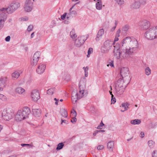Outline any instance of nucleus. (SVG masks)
Wrapping results in <instances>:
<instances>
[{"label": "nucleus", "mask_w": 157, "mask_h": 157, "mask_svg": "<svg viewBox=\"0 0 157 157\" xmlns=\"http://www.w3.org/2000/svg\"><path fill=\"white\" fill-rule=\"evenodd\" d=\"M87 39L84 36L78 37L75 40V45L77 47H79L83 44Z\"/></svg>", "instance_id": "obj_9"}, {"label": "nucleus", "mask_w": 157, "mask_h": 157, "mask_svg": "<svg viewBox=\"0 0 157 157\" xmlns=\"http://www.w3.org/2000/svg\"><path fill=\"white\" fill-rule=\"evenodd\" d=\"M61 121L62 122L61 124H62L63 123H64L66 124H67L68 123V122L66 120L62 119Z\"/></svg>", "instance_id": "obj_60"}, {"label": "nucleus", "mask_w": 157, "mask_h": 157, "mask_svg": "<svg viewBox=\"0 0 157 157\" xmlns=\"http://www.w3.org/2000/svg\"><path fill=\"white\" fill-rule=\"evenodd\" d=\"M114 43L113 41L110 40H107L105 41L103 46L101 47V50L103 53H107L112 47L113 45H114Z\"/></svg>", "instance_id": "obj_4"}, {"label": "nucleus", "mask_w": 157, "mask_h": 157, "mask_svg": "<svg viewBox=\"0 0 157 157\" xmlns=\"http://www.w3.org/2000/svg\"><path fill=\"white\" fill-rule=\"evenodd\" d=\"M104 148V147L102 145H99L97 147V149L98 150H101L103 149Z\"/></svg>", "instance_id": "obj_51"}, {"label": "nucleus", "mask_w": 157, "mask_h": 157, "mask_svg": "<svg viewBox=\"0 0 157 157\" xmlns=\"http://www.w3.org/2000/svg\"><path fill=\"white\" fill-rule=\"evenodd\" d=\"M148 145L149 147L152 148L153 147V141L151 140H150L148 142Z\"/></svg>", "instance_id": "obj_45"}, {"label": "nucleus", "mask_w": 157, "mask_h": 157, "mask_svg": "<svg viewBox=\"0 0 157 157\" xmlns=\"http://www.w3.org/2000/svg\"><path fill=\"white\" fill-rule=\"evenodd\" d=\"M38 60L35 59L34 58H32V59L31 60V64L33 66H35L36 65Z\"/></svg>", "instance_id": "obj_39"}, {"label": "nucleus", "mask_w": 157, "mask_h": 157, "mask_svg": "<svg viewBox=\"0 0 157 157\" xmlns=\"http://www.w3.org/2000/svg\"><path fill=\"white\" fill-rule=\"evenodd\" d=\"M144 36L148 40H153L157 38V26L149 29L145 33Z\"/></svg>", "instance_id": "obj_3"}, {"label": "nucleus", "mask_w": 157, "mask_h": 157, "mask_svg": "<svg viewBox=\"0 0 157 157\" xmlns=\"http://www.w3.org/2000/svg\"><path fill=\"white\" fill-rule=\"evenodd\" d=\"M21 145L22 147H25V146H27V147H29L30 146V144H21Z\"/></svg>", "instance_id": "obj_57"}, {"label": "nucleus", "mask_w": 157, "mask_h": 157, "mask_svg": "<svg viewBox=\"0 0 157 157\" xmlns=\"http://www.w3.org/2000/svg\"><path fill=\"white\" fill-rule=\"evenodd\" d=\"M24 116L21 114L20 110H18L15 116V118L17 121H21L25 119Z\"/></svg>", "instance_id": "obj_18"}, {"label": "nucleus", "mask_w": 157, "mask_h": 157, "mask_svg": "<svg viewBox=\"0 0 157 157\" xmlns=\"http://www.w3.org/2000/svg\"><path fill=\"white\" fill-rule=\"evenodd\" d=\"M111 101L112 103L114 104L116 102V99L113 96V97H111Z\"/></svg>", "instance_id": "obj_50"}, {"label": "nucleus", "mask_w": 157, "mask_h": 157, "mask_svg": "<svg viewBox=\"0 0 157 157\" xmlns=\"http://www.w3.org/2000/svg\"><path fill=\"white\" fill-rule=\"evenodd\" d=\"M7 15L4 12L0 14V21L5 22L6 20Z\"/></svg>", "instance_id": "obj_24"}, {"label": "nucleus", "mask_w": 157, "mask_h": 157, "mask_svg": "<svg viewBox=\"0 0 157 157\" xmlns=\"http://www.w3.org/2000/svg\"><path fill=\"white\" fill-rule=\"evenodd\" d=\"M4 23L5 22L0 21V29L3 27Z\"/></svg>", "instance_id": "obj_49"}, {"label": "nucleus", "mask_w": 157, "mask_h": 157, "mask_svg": "<svg viewBox=\"0 0 157 157\" xmlns=\"http://www.w3.org/2000/svg\"><path fill=\"white\" fill-rule=\"evenodd\" d=\"M102 6V3L101 0L98 2L96 4V8L98 10H100L101 9Z\"/></svg>", "instance_id": "obj_28"}, {"label": "nucleus", "mask_w": 157, "mask_h": 157, "mask_svg": "<svg viewBox=\"0 0 157 157\" xmlns=\"http://www.w3.org/2000/svg\"><path fill=\"white\" fill-rule=\"evenodd\" d=\"M15 90L17 93L20 94H22L25 91V90L24 89L20 87L17 88Z\"/></svg>", "instance_id": "obj_25"}, {"label": "nucleus", "mask_w": 157, "mask_h": 157, "mask_svg": "<svg viewBox=\"0 0 157 157\" xmlns=\"http://www.w3.org/2000/svg\"><path fill=\"white\" fill-rule=\"evenodd\" d=\"M141 122V121L140 119H136L133 120H131L130 123L132 124L135 125L139 124Z\"/></svg>", "instance_id": "obj_26"}, {"label": "nucleus", "mask_w": 157, "mask_h": 157, "mask_svg": "<svg viewBox=\"0 0 157 157\" xmlns=\"http://www.w3.org/2000/svg\"><path fill=\"white\" fill-rule=\"evenodd\" d=\"M83 69L84 70L85 72H86L88 71V67H83Z\"/></svg>", "instance_id": "obj_58"}, {"label": "nucleus", "mask_w": 157, "mask_h": 157, "mask_svg": "<svg viewBox=\"0 0 157 157\" xmlns=\"http://www.w3.org/2000/svg\"><path fill=\"white\" fill-rule=\"evenodd\" d=\"M93 52V48H90L88 51V55H87V57H88V55L90 54L91 53Z\"/></svg>", "instance_id": "obj_47"}, {"label": "nucleus", "mask_w": 157, "mask_h": 157, "mask_svg": "<svg viewBox=\"0 0 157 157\" xmlns=\"http://www.w3.org/2000/svg\"><path fill=\"white\" fill-rule=\"evenodd\" d=\"M150 26V22L146 20H143L141 22L140 29L143 30H146Z\"/></svg>", "instance_id": "obj_14"}, {"label": "nucleus", "mask_w": 157, "mask_h": 157, "mask_svg": "<svg viewBox=\"0 0 157 157\" xmlns=\"http://www.w3.org/2000/svg\"><path fill=\"white\" fill-rule=\"evenodd\" d=\"M8 7L7 8H3L0 9V10L2 12H6L7 13H9V12H8Z\"/></svg>", "instance_id": "obj_44"}, {"label": "nucleus", "mask_w": 157, "mask_h": 157, "mask_svg": "<svg viewBox=\"0 0 157 157\" xmlns=\"http://www.w3.org/2000/svg\"><path fill=\"white\" fill-rule=\"evenodd\" d=\"M105 132V131L104 130H97V132Z\"/></svg>", "instance_id": "obj_61"}, {"label": "nucleus", "mask_w": 157, "mask_h": 157, "mask_svg": "<svg viewBox=\"0 0 157 157\" xmlns=\"http://www.w3.org/2000/svg\"><path fill=\"white\" fill-rule=\"evenodd\" d=\"M64 146V144L63 143H59L58 144L56 149L57 150H60L63 148Z\"/></svg>", "instance_id": "obj_33"}, {"label": "nucleus", "mask_w": 157, "mask_h": 157, "mask_svg": "<svg viewBox=\"0 0 157 157\" xmlns=\"http://www.w3.org/2000/svg\"><path fill=\"white\" fill-rule=\"evenodd\" d=\"M118 40V38H117V37H115V39H114V41H113V43H114V46L115 45V42L117 41Z\"/></svg>", "instance_id": "obj_63"}, {"label": "nucleus", "mask_w": 157, "mask_h": 157, "mask_svg": "<svg viewBox=\"0 0 157 157\" xmlns=\"http://www.w3.org/2000/svg\"><path fill=\"white\" fill-rule=\"evenodd\" d=\"M79 99L78 98H73L71 97V100L72 101V102L73 104H75L78 99Z\"/></svg>", "instance_id": "obj_43"}, {"label": "nucleus", "mask_w": 157, "mask_h": 157, "mask_svg": "<svg viewBox=\"0 0 157 157\" xmlns=\"http://www.w3.org/2000/svg\"><path fill=\"white\" fill-rule=\"evenodd\" d=\"M20 6V3L17 0L13 1L10 6H8V12L9 14L13 13L17 10Z\"/></svg>", "instance_id": "obj_6"}, {"label": "nucleus", "mask_w": 157, "mask_h": 157, "mask_svg": "<svg viewBox=\"0 0 157 157\" xmlns=\"http://www.w3.org/2000/svg\"><path fill=\"white\" fill-rule=\"evenodd\" d=\"M55 89L54 88L49 89L47 91V93L49 95H52L54 93Z\"/></svg>", "instance_id": "obj_35"}, {"label": "nucleus", "mask_w": 157, "mask_h": 157, "mask_svg": "<svg viewBox=\"0 0 157 157\" xmlns=\"http://www.w3.org/2000/svg\"><path fill=\"white\" fill-rule=\"evenodd\" d=\"M117 2L119 5H122L124 3L123 0H115Z\"/></svg>", "instance_id": "obj_42"}, {"label": "nucleus", "mask_w": 157, "mask_h": 157, "mask_svg": "<svg viewBox=\"0 0 157 157\" xmlns=\"http://www.w3.org/2000/svg\"><path fill=\"white\" fill-rule=\"evenodd\" d=\"M22 114L24 116L25 118H27L29 115L31 111L29 108L27 107H24L22 110H20Z\"/></svg>", "instance_id": "obj_11"}, {"label": "nucleus", "mask_w": 157, "mask_h": 157, "mask_svg": "<svg viewBox=\"0 0 157 157\" xmlns=\"http://www.w3.org/2000/svg\"><path fill=\"white\" fill-rule=\"evenodd\" d=\"M61 115L64 117H67L68 116L67 111L65 109H63L61 111Z\"/></svg>", "instance_id": "obj_32"}, {"label": "nucleus", "mask_w": 157, "mask_h": 157, "mask_svg": "<svg viewBox=\"0 0 157 157\" xmlns=\"http://www.w3.org/2000/svg\"><path fill=\"white\" fill-rule=\"evenodd\" d=\"M20 76V74L17 71H15L12 74V77L13 79H17Z\"/></svg>", "instance_id": "obj_27"}, {"label": "nucleus", "mask_w": 157, "mask_h": 157, "mask_svg": "<svg viewBox=\"0 0 157 157\" xmlns=\"http://www.w3.org/2000/svg\"><path fill=\"white\" fill-rule=\"evenodd\" d=\"M152 157H157V151H154L152 153Z\"/></svg>", "instance_id": "obj_46"}, {"label": "nucleus", "mask_w": 157, "mask_h": 157, "mask_svg": "<svg viewBox=\"0 0 157 157\" xmlns=\"http://www.w3.org/2000/svg\"><path fill=\"white\" fill-rule=\"evenodd\" d=\"M144 132H141L139 136L141 138H143L144 137Z\"/></svg>", "instance_id": "obj_55"}, {"label": "nucleus", "mask_w": 157, "mask_h": 157, "mask_svg": "<svg viewBox=\"0 0 157 157\" xmlns=\"http://www.w3.org/2000/svg\"><path fill=\"white\" fill-rule=\"evenodd\" d=\"M31 97L35 101H37L40 98V94L38 90H34L31 93Z\"/></svg>", "instance_id": "obj_10"}, {"label": "nucleus", "mask_w": 157, "mask_h": 157, "mask_svg": "<svg viewBox=\"0 0 157 157\" xmlns=\"http://www.w3.org/2000/svg\"><path fill=\"white\" fill-rule=\"evenodd\" d=\"M73 115L74 117L73 118V119L71 120V121L72 123H74V122H76L77 121V119L75 118V117L76 116V112L75 110H74V112L73 113Z\"/></svg>", "instance_id": "obj_37"}, {"label": "nucleus", "mask_w": 157, "mask_h": 157, "mask_svg": "<svg viewBox=\"0 0 157 157\" xmlns=\"http://www.w3.org/2000/svg\"><path fill=\"white\" fill-rule=\"evenodd\" d=\"M140 3L139 2H135L131 6L132 9H137L140 8Z\"/></svg>", "instance_id": "obj_23"}, {"label": "nucleus", "mask_w": 157, "mask_h": 157, "mask_svg": "<svg viewBox=\"0 0 157 157\" xmlns=\"http://www.w3.org/2000/svg\"><path fill=\"white\" fill-rule=\"evenodd\" d=\"M40 56V53L39 52H36L33 55V58L39 60Z\"/></svg>", "instance_id": "obj_29"}, {"label": "nucleus", "mask_w": 157, "mask_h": 157, "mask_svg": "<svg viewBox=\"0 0 157 157\" xmlns=\"http://www.w3.org/2000/svg\"><path fill=\"white\" fill-rule=\"evenodd\" d=\"M76 14V11L75 10H73L71 11L70 13L68 14L67 15V18L68 19V18L70 17V15H75Z\"/></svg>", "instance_id": "obj_40"}, {"label": "nucleus", "mask_w": 157, "mask_h": 157, "mask_svg": "<svg viewBox=\"0 0 157 157\" xmlns=\"http://www.w3.org/2000/svg\"><path fill=\"white\" fill-rule=\"evenodd\" d=\"M22 20L23 21H27L28 20V17H23L22 18Z\"/></svg>", "instance_id": "obj_62"}, {"label": "nucleus", "mask_w": 157, "mask_h": 157, "mask_svg": "<svg viewBox=\"0 0 157 157\" xmlns=\"http://www.w3.org/2000/svg\"><path fill=\"white\" fill-rule=\"evenodd\" d=\"M114 48L113 50V53L114 57L116 58V59H118L121 58V57L123 58L128 59L130 58V56L127 52H125L124 54H125V56L124 54H123V52H125V51H126L124 48H121V51L120 50V46L119 44L117 43L115 44V45L113 46Z\"/></svg>", "instance_id": "obj_1"}, {"label": "nucleus", "mask_w": 157, "mask_h": 157, "mask_svg": "<svg viewBox=\"0 0 157 157\" xmlns=\"http://www.w3.org/2000/svg\"><path fill=\"white\" fill-rule=\"evenodd\" d=\"M33 2L31 0H26L24 6L25 11L30 12L33 9Z\"/></svg>", "instance_id": "obj_8"}, {"label": "nucleus", "mask_w": 157, "mask_h": 157, "mask_svg": "<svg viewBox=\"0 0 157 157\" xmlns=\"http://www.w3.org/2000/svg\"><path fill=\"white\" fill-rule=\"evenodd\" d=\"M67 13H64V14L61 16V18L62 20H64L66 16H67Z\"/></svg>", "instance_id": "obj_52"}, {"label": "nucleus", "mask_w": 157, "mask_h": 157, "mask_svg": "<svg viewBox=\"0 0 157 157\" xmlns=\"http://www.w3.org/2000/svg\"><path fill=\"white\" fill-rule=\"evenodd\" d=\"M6 82V77L1 78H0V86L5 87Z\"/></svg>", "instance_id": "obj_22"}, {"label": "nucleus", "mask_w": 157, "mask_h": 157, "mask_svg": "<svg viewBox=\"0 0 157 157\" xmlns=\"http://www.w3.org/2000/svg\"><path fill=\"white\" fill-rule=\"evenodd\" d=\"M121 30L119 29H118V30L117 31V33H116V36H118V37H119L120 36V33L121 32Z\"/></svg>", "instance_id": "obj_53"}, {"label": "nucleus", "mask_w": 157, "mask_h": 157, "mask_svg": "<svg viewBox=\"0 0 157 157\" xmlns=\"http://www.w3.org/2000/svg\"><path fill=\"white\" fill-rule=\"evenodd\" d=\"M33 29V26L32 25H29L28 28L27 30L29 31H32Z\"/></svg>", "instance_id": "obj_48"}, {"label": "nucleus", "mask_w": 157, "mask_h": 157, "mask_svg": "<svg viewBox=\"0 0 157 157\" xmlns=\"http://www.w3.org/2000/svg\"><path fill=\"white\" fill-rule=\"evenodd\" d=\"M128 73V68L126 67L121 68V70L120 74L123 78V76H125Z\"/></svg>", "instance_id": "obj_19"}, {"label": "nucleus", "mask_w": 157, "mask_h": 157, "mask_svg": "<svg viewBox=\"0 0 157 157\" xmlns=\"http://www.w3.org/2000/svg\"><path fill=\"white\" fill-rule=\"evenodd\" d=\"M101 127H102L104 125V124L103 123L102 121L100 123V124L99 125Z\"/></svg>", "instance_id": "obj_64"}, {"label": "nucleus", "mask_w": 157, "mask_h": 157, "mask_svg": "<svg viewBox=\"0 0 157 157\" xmlns=\"http://www.w3.org/2000/svg\"><path fill=\"white\" fill-rule=\"evenodd\" d=\"M145 73L146 75H150L151 73V70L150 68L147 67L145 69Z\"/></svg>", "instance_id": "obj_38"}, {"label": "nucleus", "mask_w": 157, "mask_h": 157, "mask_svg": "<svg viewBox=\"0 0 157 157\" xmlns=\"http://www.w3.org/2000/svg\"><path fill=\"white\" fill-rule=\"evenodd\" d=\"M108 63H109L107 64V65L108 67H109V66H110L111 67H114L113 60L109 59V60Z\"/></svg>", "instance_id": "obj_36"}, {"label": "nucleus", "mask_w": 157, "mask_h": 157, "mask_svg": "<svg viewBox=\"0 0 157 157\" xmlns=\"http://www.w3.org/2000/svg\"><path fill=\"white\" fill-rule=\"evenodd\" d=\"M114 142L113 141H110L107 144V147L109 150L112 151L114 146Z\"/></svg>", "instance_id": "obj_21"}, {"label": "nucleus", "mask_w": 157, "mask_h": 157, "mask_svg": "<svg viewBox=\"0 0 157 157\" xmlns=\"http://www.w3.org/2000/svg\"><path fill=\"white\" fill-rule=\"evenodd\" d=\"M124 88L119 87L118 86H115L114 94L117 96L122 94L124 91Z\"/></svg>", "instance_id": "obj_15"}, {"label": "nucleus", "mask_w": 157, "mask_h": 157, "mask_svg": "<svg viewBox=\"0 0 157 157\" xmlns=\"http://www.w3.org/2000/svg\"><path fill=\"white\" fill-rule=\"evenodd\" d=\"M46 68V66L44 64H40L36 70L37 73L41 74L43 73Z\"/></svg>", "instance_id": "obj_16"}, {"label": "nucleus", "mask_w": 157, "mask_h": 157, "mask_svg": "<svg viewBox=\"0 0 157 157\" xmlns=\"http://www.w3.org/2000/svg\"><path fill=\"white\" fill-rule=\"evenodd\" d=\"M138 47V43L137 40L135 39L132 40L128 47H125V49L126 51H124L125 52H123V54L125 55V54L124 53L127 52L128 54L130 57V56L133 55L137 49Z\"/></svg>", "instance_id": "obj_2"}, {"label": "nucleus", "mask_w": 157, "mask_h": 157, "mask_svg": "<svg viewBox=\"0 0 157 157\" xmlns=\"http://www.w3.org/2000/svg\"><path fill=\"white\" fill-rule=\"evenodd\" d=\"M131 40L132 39L130 37H126L124 39L122 42V48H124L125 49V47H128Z\"/></svg>", "instance_id": "obj_12"}, {"label": "nucleus", "mask_w": 157, "mask_h": 157, "mask_svg": "<svg viewBox=\"0 0 157 157\" xmlns=\"http://www.w3.org/2000/svg\"><path fill=\"white\" fill-rule=\"evenodd\" d=\"M104 33V30L103 29H100L98 33L97 36L96 38V41H98L99 40V38L101 37Z\"/></svg>", "instance_id": "obj_20"}, {"label": "nucleus", "mask_w": 157, "mask_h": 157, "mask_svg": "<svg viewBox=\"0 0 157 157\" xmlns=\"http://www.w3.org/2000/svg\"><path fill=\"white\" fill-rule=\"evenodd\" d=\"M79 89L80 93L79 95H78V93H77V91L75 90L73 91L72 93L71 97L77 98L78 99H80L84 96V93L85 90H84V88L82 86L80 83L79 84Z\"/></svg>", "instance_id": "obj_7"}, {"label": "nucleus", "mask_w": 157, "mask_h": 157, "mask_svg": "<svg viewBox=\"0 0 157 157\" xmlns=\"http://www.w3.org/2000/svg\"><path fill=\"white\" fill-rule=\"evenodd\" d=\"M32 111L33 115L36 117H40L41 116V111L40 109H33Z\"/></svg>", "instance_id": "obj_17"}, {"label": "nucleus", "mask_w": 157, "mask_h": 157, "mask_svg": "<svg viewBox=\"0 0 157 157\" xmlns=\"http://www.w3.org/2000/svg\"><path fill=\"white\" fill-rule=\"evenodd\" d=\"M13 115L12 110L10 108H6L4 109L2 113V117L6 121H9L12 119Z\"/></svg>", "instance_id": "obj_5"}, {"label": "nucleus", "mask_w": 157, "mask_h": 157, "mask_svg": "<svg viewBox=\"0 0 157 157\" xmlns=\"http://www.w3.org/2000/svg\"><path fill=\"white\" fill-rule=\"evenodd\" d=\"M54 100L56 101V102H55V104L56 105H58V101H59V99H57L56 98H55Z\"/></svg>", "instance_id": "obj_56"}, {"label": "nucleus", "mask_w": 157, "mask_h": 157, "mask_svg": "<svg viewBox=\"0 0 157 157\" xmlns=\"http://www.w3.org/2000/svg\"><path fill=\"white\" fill-rule=\"evenodd\" d=\"M129 28V26L128 25H126L123 27L122 31L125 33L128 30Z\"/></svg>", "instance_id": "obj_34"}, {"label": "nucleus", "mask_w": 157, "mask_h": 157, "mask_svg": "<svg viewBox=\"0 0 157 157\" xmlns=\"http://www.w3.org/2000/svg\"><path fill=\"white\" fill-rule=\"evenodd\" d=\"M108 25L107 24H106L105 23H104L103 25V27L104 29H107L108 28Z\"/></svg>", "instance_id": "obj_59"}, {"label": "nucleus", "mask_w": 157, "mask_h": 157, "mask_svg": "<svg viewBox=\"0 0 157 157\" xmlns=\"http://www.w3.org/2000/svg\"><path fill=\"white\" fill-rule=\"evenodd\" d=\"M129 105L128 103L124 104V103H123L121 104V106L122 107L124 108V110L121 109V112H124L126 110H127L128 108V106Z\"/></svg>", "instance_id": "obj_31"}, {"label": "nucleus", "mask_w": 157, "mask_h": 157, "mask_svg": "<svg viewBox=\"0 0 157 157\" xmlns=\"http://www.w3.org/2000/svg\"><path fill=\"white\" fill-rule=\"evenodd\" d=\"M70 35L71 37L74 39L77 37V35L76 34L74 29H72L70 32Z\"/></svg>", "instance_id": "obj_30"}, {"label": "nucleus", "mask_w": 157, "mask_h": 157, "mask_svg": "<svg viewBox=\"0 0 157 157\" xmlns=\"http://www.w3.org/2000/svg\"><path fill=\"white\" fill-rule=\"evenodd\" d=\"M127 85L125 83L123 79L120 78L117 81L115 86L120 88H124L125 89L127 87Z\"/></svg>", "instance_id": "obj_13"}, {"label": "nucleus", "mask_w": 157, "mask_h": 157, "mask_svg": "<svg viewBox=\"0 0 157 157\" xmlns=\"http://www.w3.org/2000/svg\"><path fill=\"white\" fill-rule=\"evenodd\" d=\"M10 36H8L5 38V40L7 42L10 41Z\"/></svg>", "instance_id": "obj_54"}, {"label": "nucleus", "mask_w": 157, "mask_h": 157, "mask_svg": "<svg viewBox=\"0 0 157 157\" xmlns=\"http://www.w3.org/2000/svg\"><path fill=\"white\" fill-rule=\"evenodd\" d=\"M0 99L3 101H6V98L5 95L0 94Z\"/></svg>", "instance_id": "obj_41"}]
</instances>
